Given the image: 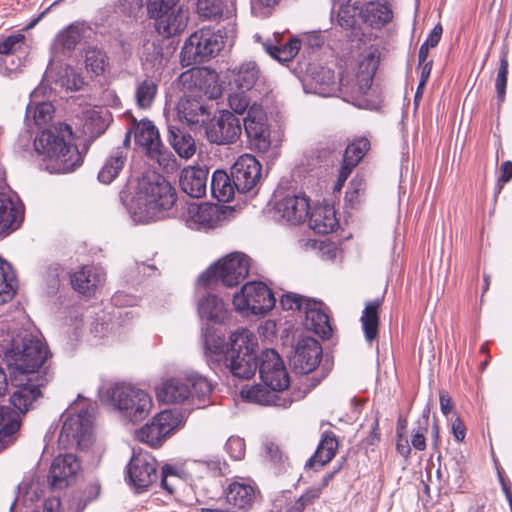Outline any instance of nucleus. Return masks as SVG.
Wrapping results in <instances>:
<instances>
[{"label": "nucleus", "instance_id": "obj_21", "mask_svg": "<svg viewBox=\"0 0 512 512\" xmlns=\"http://www.w3.org/2000/svg\"><path fill=\"white\" fill-rule=\"evenodd\" d=\"M85 84L84 78L76 74L71 68L60 69L57 73L53 68H48L43 76L41 84L34 88V96L42 92L47 94L56 92L57 88H66L71 91L80 90Z\"/></svg>", "mask_w": 512, "mask_h": 512}, {"label": "nucleus", "instance_id": "obj_31", "mask_svg": "<svg viewBox=\"0 0 512 512\" xmlns=\"http://www.w3.org/2000/svg\"><path fill=\"white\" fill-rule=\"evenodd\" d=\"M177 115L181 121L192 127L205 123L210 113L199 99L185 96L177 104Z\"/></svg>", "mask_w": 512, "mask_h": 512}, {"label": "nucleus", "instance_id": "obj_61", "mask_svg": "<svg viewBox=\"0 0 512 512\" xmlns=\"http://www.w3.org/2000/svg\"><path fill=\"white\" fill-rule=\"evenodd\" d=\"M508 59L504 54L500 58V64L497 71V76L495 80V88L497 93V100L499 103H503L506 95V86H507V75H508Z\"/></svg>", "mask_w": 512, "mask_h": 512}, {"label": "nucleus", "instance_id": "obj_58", "mask_svg": "<svg viewBox=\"0 0 512 512\" xmlns=\"http://www.w3.org/2000/svg\"><path fill=\"white\" fill-rule=\"evenodd\" d=\"M40 94H43V91L34 96V124L38 126H46L50 121H52L55 108L51 101H36L35 98Z\"/></svg>", "mask_w": 512, "mask_h": 512}, {"label": "nucleus", "instance_id": "obj_56", "mask_svg": "<svg viewBox=\"0 0 512 512\" xmlns=\"http://www.w3.org/2000/svg\"><path fill=\"white\" fill-rule=\"evenodd\" d=\"M267 124V116L263 107L253 103L249 108L246 117L243 119V126L247 136L252 133L251 129L255 131Z\"/></svg>", "mask_w": 512, "mask_h": 512}, {"label": "nucleus", "instance_id": "obj_11", "mask_svg": "<svg viewBox=\"0 0 512 512\" xmlns=\"http://www.w3.org/2000/svg\"><path fill=\"white\" fill-rule=\"evenodd\" d=\"M275 303L276 299L271 289L260 281L247 282L233 297L235 310L244 316L266 314Z\"/></svg>", "mask_w": 512, "mask_h": 512}, {"label": "nucleus", "instance_id": "obj_15", "mask_svg": "<svg viewBox=\"0 0 512 512\" xmlns=\"http://www.w3.org/2000/svg\"><path fill=\"white\" fill-rule=\"evenodd\" d=\"M34 402L42 397L40 387L53 379L52 353L42 333L34 328Z\"/></svg>", "mask_w": 512, "mask_h": 512}, {"label": "nucleus", "instance_id": "obj_47", "mask_svg": "<svg viewBox=\"0 0 512 512\" xmlns=\"http://www.w3.org/2000/svg\"><path fill=\"white\" fill-rule=\"evenodd\" d=\"M197 13L201 18L207 19V20H219L223 19L228 23L227 19V11L232 10V22L235 23L234 20V12L235 8L233 5H231L230 8H226V10H223L222 7V1L221 0H197Z\"/></svg>", "mask_w": 512, "mask_h": 512}, {"label": "nucleus", "instance_id": "obj_1", "mask_svg": "<svg viewBox=\"0 0 512 512\" xmlns=\"http://www.w3.org/2000/svg\"><path fill=\"white\" fill-rule=\"evenodd\" d=\"M4 361L15 390L9 398L12 407L0 406V452L13 442L22 417L32 407V338L13 343L5 352Z\"/></svg>", "mask_w": 512, "mask_h": 512}, {"label": "nucleus", "instance_id": "obj_34", "mask_svg": "<svg viewBox=\"0 0 512 512\" xmlns=\"http://www.w3.org/2000/svg\"><path fill=\"white\" fill-rule=\"evenodd\" d=\"M160 81L161 77L151 74H145L143 79L137 80L135 103L139 109L148 110L152 107L158 93Z\"/></svg>", "mask_w": 512, "mask_h": 512}, {"label": "nucleus", "instance_id": "obj_16", "mask_svg": "<svg viewBox=\"0 0 512 512\" xmlns=\"http://www.w3.org/2000/svg\"><path fill=\"white\" fill-rule=\"evenodd\" d=\"M261 164L250 154L241 155L231 167V177L240 194L252 192L261 178Z\"/></svg>", "mask_w": 512, "mask_h": 512}, {"label": "nucleus", "instance_id": "obj_29", "mask_svg": "<svg viewBox=\"0 0 512 512\" xmlns=\"http://www.w3.org/2000/svg\"><path fill=\"white\" fill-rule=\"evenodd\" d=\"M193 478L188 461L184 463H166L162 466L161 487L170 494L175 493L182 483Z\"/></svg>", "mask_w": 512, "mask_h": 512}, {"label": "nucleus", "instance_id": "obj_52", "mask_svg": "<svg viewBox=\"0 0 512 512\" xmlns=\"http://www.w3.org/2000/svg\"><path fill=\"white\" fill-rule=\"evenodd\" d=\"M369 149L370 142L367 138H356L346 147L343 161L350 165V167H356Z\"/></svg>", "mask_w": 512, "mask_h": 512}, {"label": "nucleus", "instance_id": "obj_57", "mask_svg": "<svg viewBox=\"0 0 512 512\" xmlns=\"http://www.w3.org/2000/svg\"><path fill=\"white\" fill-rule=\"evenodd\" d=\"M252 133L248 135V139L251 147L261 154H266L271 147V137L269 125H265L260 129L252 130Z\"/></svg>", "mask_w": 512, "mask_h": 512}, {"label": "nucleus", "instance_id": "obj_62", "mask_svg": "<svg viewBox=\"0 0 512 512\" xmlns=\"http://www.w3.org/2000/svg\"><path fill=\"white\" fill-rule=\"evenodd\" d=\"M360 9L352 7L348 3L341 4L337 13L338 24L345 29L353 28L356 24V14H359Z\"/></svg>", "mask_w": 512, "mask_h": 512}, {"label": "nucleus", "instance_id": "obj_6", "mask_svg": "<svg viewBox=\"0 0 512 512\" xmlns=\"http://www.w3.org/2000/svg\"><path fill=\"white\" fill-rule=\"evenodd\" d=\"M100 399L117 408L132 422L145 419L153 406L152 398L145 390L123 383L101 389Z\"/></svg>", "mask_w": 512, "mask_h": 512}, {"label": "nucleus", "instance_id": "obj_38", "mask_svg": "<svg viewBox=\"0 0 512 512\" xmlns=\"http://www.w3.org/2000/svg\"><path fill=\"white\" fill-rule=\"evenodd\" d=\"M142 66L145 74L161 77L165 67V58L162 47L155 41H146L143 44Z\"/></svg>", "mask_w": 512, "mask_h": 512}, {"label": "nucleus", "instance_id": "obj_53", "mask_svg": "<svg viewBox=\"0 0 512 512\" xmlns=\"http://www.w3.org/2000/svg\"><path fill=\"white\" fill-rule=\"evenodd\" d=\"M301 47V42L297 38L290 39L283 46H272L265 45V50L267 53L281 63L291 61L299 52Z\"/></svg>", "mask_w": 512, "mask_h": 512}, {"label": "nucleus", "instance_id": "obj_13", "mask_svg": "<svg viewBox=\"0 0 512 512\" xmlns=\"http://www.w3.org/2000/svg\"><path fill=\"white\" fill-rule=\"evenodd\" d=\"M260 378L266 386L283 393L289 386V375L280 355L273 349L262 351L258 367Z\"/></svg>", "mask_w": 512, "mask_h": 512}, {"label": "nucleus", "instance_id": "obj_32", "mask_svg": "<svg viewBox=\"0 0 512 512\" xmlns=\"http://www.w3.org/2000/svg\"><path fill=\"white\" fill-rule=\"evenodd\" d=\"M198 314L200 318L213 323L224 324L230 318V310L217 295L207 294L198 302Z\"/></svg>", "mask_w": 512, "mask_h": 512}, {"label": "nucleus", "instance_id": "obj_43", "mask_svg": "<svg viewBox=\"0 0 512 512\" xmlns=\"http://www.w3.org/2000/svg\"><path fill=\"white\" fill-rule=\"evenodd\" d=\"M84 62L86 72L91 77L104 75L110 68L107 53L98 47H88L84 51Z\"/></svg>", "mask_w": 512, "mask_h": 512}, {"label": "nucleus", "instance_id": "obj_64", "mask_svg": "<svg viewBox=\"0 0 512 512\" xmlns=\"http://www.w3.org/2000/svg\"><path fill=\"white\" fill-rule=\"evenodd\" d=\"M247 91H238L231 93L228 98L229 106L234 113L239 115L248 112L250 105V99L245 94Z\"/></svg>", "mask_w": 512, "mask_h": 512}, {"label": "nucleus", "instance_id": "obj_18", "mask_svg": "<svg viewBox=\"0 0 512 512\" xmlns=\"http://www.w3.org/2000/svg\"><path fill=\"white\" fill-rule=\"evenodd\" d=\"M225 219V210L217 205L204 203L190 205L185 222L193 230H209L220 226Z\"/></svg>", "mask_w": 512, "mask_h": 512}, {"label": "nucleus", "instance_id": "obj_33", "mask_svg": "<svg viewBox=\"0 0 512 512\" xmlns=\"http://www.w3.org/2000/svg\"><path fill=\"white\" fill-rule=\"evenodd\" d=\"M254 498V487L242 481H233L225 490L226 502L238 512L248 511L253 504Z\"/></svg>", "mask_w": 512, "mask_h": 512}, {"label": "nucleus", "instance_id": "obj_19", "mask_svg": "<svg viewBox=\"0 0 512 512\" xmlns=\"http://www.w3.org/2000/svg\"><path fill=\"white\" fill-rule=\"evenodd\" d=\"M321 356L320 343L312 337H304L290 357V364L297 374H308L318 366Z\"/></svg>", "mask_w": 512, "mask_h": 512}, {"label": "nucleus", "instance_id": "obj_37", "mask_svg": "<svg viewBox=\"0 0 512 512\" xmlns=\"http://www.w3.org/2000/svg\"><path fill=\"white\" fill-rule=\"evenodd\" d=\"M203 345L211 368L221 367L222 361L226 357V351L229 349L224 338L212 333L210 328H206L203 333Z\"/></svg>", "mask_w": 512, "mask_h": 512}, {"label": "nucleus", "instance_id": "obj_24", "mask_svg": "<svg viewBox=\"0 0 512 512\" xmlns=\"http://www.w3.org/2000/svg\"><path fill=\"white\" fill-rule=\"evenodd\" d=\"M155 20V29L164 38H171L184 32L188 24V13L183 8L150 16Z\"/></svg>", "mask_w": 512, "mask_h": 512}, {"label": "nucleus", "instance_id": "obj_20", "mask_svg": "<svg viewBox=\"0 0 512 512\" xmlns=\"http://www.w3.org/2000/svg\"><path fill=\"white\" fill-rule=\"evenodd\" d=\"M274 211L276 216L287 223L300 224L309 215V199L304 194H286L275 201Z\"/></svg>", "mask_w": 512, "mask_h": 512}, {"label": "nucleus", "instance_id": "obj_54", "mask_svg": "<svg viewBox=\"0 0 512 512\" xmlns=\"http://www.w3.org/2000/svg\"><path fill=\"white\" fill-rule=\"evenodd\" d=\"M84 31V23H72L58 34L57 41L64 49L73 50L82 40Z\"/></svg>", "mask_w": 512, "mask_h": 512}, {"label": "nucleus", "instance_id": "obj_35", "mask_svg": "<svg viewBox=\"0 0 512 512\" xmlns=\"http://www.w3.org/2000/svg\"><path fill=\"white\" fill-rule=\"evenodd\" d=\"M309 215V225L318 234H328L338 226L336 212L332 205H317Z\"/></svg>", "mask_w": 512, "mask_h": 512}, {"label": "nucleus", "instance_id": "obj_7", "mask_svg": "<svg viewBox=\"0 0 512 512\" xmlns=\"http://www.w3.org/2000/svg\"><path fill=\"white\" fill-rule=\"evenodd\" d=\"M132 131L135 144L147 157L156 161L166 171H173L177 167L173 153L161 142L159 131L152 121H137L133 118Z\"/></svg>", "mask_w": 512, "mask_h": 512}, {"label": "nucleus", "instance_id": "obj_49", "mask_svg": "<svg viewBox=\"0 0 512 512\" xmlns=\"http://www.w3.org/2000/svg\"><path fill=\"white\" fill-rule=\"evenodd\" d=\"M32 28V21L27 23L21 30L12 33L0 40V54L13 55L21 52L24 48H28L25 32Z\"/></svg>", "mask_w": 512, "mask_h": 512}, {"label": "nucleus", "instance_id": "obj_28", "mask_svg": "<svg viewBox=\"0 0 512 512\" xmlns=\"http://www.w3.org/2000/svg\"><path fill=\"white\" fill-rule=\"evenodd\" d=\"M304 313L308 329L313 330L322 337H329L331 335L332 327L329 322L326 307L322 302L306 300Z\"/></svg>", "mask_w": 512, "mask_h": 512}, {"label": "nucleus", "instance_id": "obj_46", "mask_svg": "<svg viewBox=\"0 0 512 512\" xmlns=\"http://www.w3.org/2000/svg\"><path fill=\"white\" fill-rule=\"evenodd\" d=\"M188 462L194 478H203L205 475L217 477L224 475L227 470V464L219 458L189 460Z\"/></svg>", "mask_w": 512, "mask_h": 512}, {"label": "nucleus", "instance_id": "obj_63", "mask_svg": "<svg viewBox=\"0 0 512 512\" xmlns=\"http://www.w3.org/2000/svg\"><path fill=\"white\" fill-rule=\"evenodd\" d=\"M179 0H148L147 11L150 16H158L160 13L170 12L174 9L183 8L178 5Z\"/></svg>", "mask_w": 512, "mask_h": 512}, {"label": "nucleus", "instance_id": "obj_10", "mask_svg": "<svg viewBox=\"0 0 512 512\" xmlns=\"http://www.w3.org/2000/svg\"><path fill=\"white\" fill-rule=\"evenodd\" d=\"M377 66L378 59L373 53H369L359 62L358 70L354 75H341L337 91L340 92L344 101L361 106V98L370 90Z\"/></svg>", "mask_w": 512, "mask_h": 512}, {"label": "nucleus", "instance_id": "obj_60", "mask_svg": "<svg viewBox=\"0 0 512 512\" xmlns=\"http://www.w3.org/2000/svg\"><path fill=\"white\" fill-rule=\"evenodd\" d=\"M303 510V504L288 493H282L273 501V512H302Z\"/></svg>", "mask_w": 512, "mask_h": 512}, {"label": "nucleus", "instance_id": "obj_4", "mask_svg": "<svg viewBox=\"0 0 512 512\" xmlns=\"http://www.w3.org/2000/svg\"><path fill=\"white\" fill-rule=\"evenodd\" d=\"M232 10L227 11L228 25L212 29L203 27L191 34L181 50V64L189 67L204 63L216 56L228 41L235 37V23L232 22Z\"/></svg>", "mask_w": 512, "mask_h": 512}, {"label": "nucleus", "instance_id": "obj_30", "mask_svg": "<svg viewBox=\"0 0 512 512\" xmlns=\"http://www.w3.org/2000/svg\"><path fill=\"white\" fill-rule=\"evenodd\" d=\"M307 87H309L312 93L323 97L334 95L338 88L334 71L323 66L311 67L309 69Z\"/></svg>", "mask_w": 512, "mask_h": 512}, {"label": "nucleus", "instance_id": "obj_12", "mask_svg": "<svg viewBox=\"0 0 512 512\" xmlns=\"http://www.w3.org/2000/svg\"><path fill=\"white\" fill-rule=\"evenodd\" d=\"M158 463L147 451H133L127 465V483L137 493L147 491L158 479Z\"/></svg>", "mask_w": 512, "mask_h": 512}, {"label": "nucleus", "instance_id": "obj_36", "mask_svg": "<svg viewBox=\"0 0 512 512\" xmlns=\"http://www.w3.org/2000/svg\"><path fill=\"white\" fill-rule=\"evenodd\" d=\"M190 395L187 381L178 378L168 379L157 388V398L164 403H182L189 400Z\"/></svg>", "mask_w": 512, "mask_h": 512}, {"label": "nucleus", "instance_id": "obj_27", "mask_svg": "<svg viewBox=\"0 0 512 512\" xmlns=\"http://www.w3.org/2000/svg\"><path fill=\"white\" fill-rule=\"evenodd\" d=\"M208 170L201 167L184 168L179 184L182 191L192 198H201L207 191Z\"/></svg>", "mask_w": 512, "mask_h": 512}, {"label": "nucleus", "instance_id": "obj_14", "mask_svg": "<svg viewBox=\"0 0 512 512\" xmlns=\"http://www.w3.org/2000/svg\"><path fill=\"white\" fill-rule=\"evenodd\" d=\"M242 124L232 112L224 110L218 117L205 124V135L211 144L229 145L241 136Z\"/></svg>", "mask_w": 512, "mask_h": 512}, {"label": "nucleus", "instance_id": "obj_44", "mask_svg": "<svg viewBox=\"0 0 512 512\" xmlns=\"http://www.w3.org/2000/svg\"><path fill=\"white\" fill-rule=\"evenodd\" d=\"M236 187L231 175L223 170H216L211 179V193L214 198L220 202H229L234 194Z\"/></svg>", "mask_w": 512, "mask_h": 512}, {"label": "nucleus", "instance_id": "obj_3", "mask_svg": "<svg viewBox=\"0 0 512 512\" xmlns=\"http://www.w3.org/2000/svg\"><path fill=\"white\" fill-rule=\"evenodd\" d=\"M177 200L175 189L164 176L147 171L138 179L127 210L135 223L146 224L163 219Z\"/></svg>", "mask_w": 512, "mask_h": 512}, {"label": "nucleus", "instance_id": "obj_8", "mask_svg": "<svg viewBox=\"0 0 512 512\" xmlns=\"http://www.w3.org/2000/svg\"><path fill=\"white\" fill-rule=\"evenodd\" d=\"M94 415V407L86 404L77 414L67 416L58 438L59 448H88L93 438Z\"/></svg>", "mask_w": 512, "mask_h": 512}, {"label": "nucleus", "instance_id": "obj_50", "mask_svg": "<svg viewBox=\"0 0 512 512\" xmlns=\"http://www.w3.org/2000/svg\"><path fill=\"white\" fill-rule=\"evenodd\" d=\"M154 418L167 437L183 427L186 421L185 415L176 409L161 411Z\"/></svg>", "mask_w": 512, "mask_h": 512}, {"label": "nucleus", "instance_id": "obj_39", "mask_svg": "<svg viewBox=\"0 0 512 512\" xmlns=\"http://www.w3.org/2000/svg\"><path fill=\"white\" fill-rule=\"evenodd\" d=\"M168 140L175 152L184 159H190L196 152L194 138L184 130L170 125L168 127Z\"/></svg>", "mask_w": 512, "mask_h": 512}, {"label": "nucleus", "instance_id": "obj_48", "mask_svg": "<svg viewBox=\"0 0 512 512\" xmlns=\"http://www.w3.org/2000/svg\"><path fill=\"white\" fill-rule=\"evenodd\" d=\"M126 162V155L123 150H113L98 173L101 183L110 184L123 169Z\"/></svg>", "mask_w": 512, "mask_h": 512}, {"label": "nucleus", "instance_id": "obj_42", "mask_svg": "<svg viewBox=\"0 0 512 512\" xmlns=\"http://www.w3.org/2000/svg\"><path fill=\"white\" fill-rule=\"evenodd\" d=\"M359 15L370 26L380 28L391 20L392 11L385 3L369 2L360 9Z\"/></svg>", "mask_w": 512, "mask_h": 512}, {"label": "nucleus", "instance_id": "obj_22", "mask_svg": "<svg viewBox=\"0 0 512 512\" xmlns=\"http://www.w3.org/2000/svg\"><path fill=\"white\" fill-rule=\"evenodd\" d=\"M79 470L80 463L74 454L59 455L51 463L48 483L53 489H63L74 480Z\"/></svg>", "mask_w": 512, "mask_h": 512}, {"label": "nucleus", "instance_id": "obj_17", "mask_svg": "<svg viewBox=\"0 0 512 512\" xmlns=\"http://www.w3.org/2000/svg\"><path fill=\"white\" fill-rule=\"evenodd\" d=\"M25 207L15 195L0 192V240L17 231L24 221Z\"/></svg>", "mask_w": 512, "mask_h": 512}, {"label": "nucleus", "instance_id": "obj_2", "mask_svg": "<svg viewBox=\"0 0 512 512\" xmlns=\"http://www.w3.org/2000/svg\"><path fill=\"white\" fill-rule=\"evenodd\" d=\"M34 152L39 169L50 174L71 173L83 164L72 127L62 122L43 128L34 137Z\"/></svg>", "mask_w": 512, "mask_h": 512}, {"label": "nucleus", "instance_id": "obj_45", "mask_svg": "<svg viewBox=\"0 0 512 512\" xmlns=\"http://www.w3.org/2000/svg\"><path fill=\"white\" fill-rule=\"evenodd\" d=\"M18 287V281L9 262L0 257V305L12 300Z\"/></svg>", "mask_w": 512, "mask_h": 512}, {"label": "nucleus", "instance_id": "obj_23", "mask_svg": "<svg viewBox=\"0 0 512 512\" xmlns=\"http://www.w3.org/2000/svg\"><path fill=\"white\" fill-rule=\"evenodd\" d=\"M279 393V391H274L265 384L246 385L240 392L241 397L247 402L260 405H274L283 409L288 408L292 404L293 399Z\"/></svg>", "mask_w": 512, "mask_h": 512}, {"label": "nucleus", "instance_id": "obj_26", "mask_svg": "<svg viewBox=\"0 0 512 512\" xmlns=\"http://www.w3.org/2000/svg\"><path fill=\"white\" fill-rule=\"evenodd\" d=\"M263 77L253 61L240 64L231 71L230 85L238 91H252L262 84Z\"/></svg>", "mask_w": 512, "mask_h": 512}, {"label": "nucleus", "instance_id": "obj_41", "mask_svg": "<svg viewBox=\"0 0 512 512\" xmlns=\"http://www.w3.org/2000/svg\"><path fill=\"white\" fill-rule=\"evenodd\" d=\"M338 448V441L331 432H324L313 456L307 461L306 467L318 464L324 466L332 460Z\"/></svg>", "mask_w": 512, "mask_h": 512}, {"label": "nucleus", "instance_id": "obj_40", "mask_svg": "<svg viewBox=\"0 0 512 512\" xmlns=\"http://www.w3.org/2000/svg\"><path fill=\"white\" fill-rule=\"evenodd\" d=\"M382 303V299H375L367 302L361 316V324L364 332L365 340L372 343L377 340L379 328L378 309Z\"/></svg>", "mask_w": 512, "mask_h": 512}, {"label": "nucleus", "instance_id": "obj_5", "mask_svg": "<svg viewBox=\"0 0 512 512\" xmlns=\"http://www.w3.org/2000/svg\"><path fill=\"white\" fill-rule=\"evenodd\" d=\"M257 337L247 328H240L229 336V349L221 367L227 369L234 377L249 379L254 376L257 367Z\"/></svg>", "mask_w": 512, "mask_h": 512}, {"label": "nucleus", "instance_id": "obj_59", "mask_svg": "<svg viewBox=\"0 0 512 512\" xmlns=\"http://www.w3.org/2000/svg\"><path fill=\"white\" fill-rule=\"evenodd\" d=\"M31 489L32 478H25L16 486V497L10 506V512H16L19 506L29 508L32 505V496H30Z\"/></svg>", "mask_w": 512, "mask_h": 512}, {"label": "nucleus", "instance_id": "obj_51", "mask_svg": "<svg viewBox=\"0 0 512 512\" xmlns=\"http://www.w3.org/2000/svg\"><path fill=\"white\" fill-rule=\"evenodd\" d=\"M187 383L191 387L190 399L194 402L195 399L199 404L204 403L212 392V385L206 377L198 374L191 373L187 376ZM200 407V405H198Z\"/></svg>", "mask_w": 512, "mask_h": 512}, {"label": "nucleus", "instance_id": "obj_55", "mask_svg": "<svg viewBox=\"0 0 512 512\" xmlns=\"http://www.w3.org/2000/svg\"><path fill=\"white\" fill-rule=\"evenodd\" d=\"M167 436L163 432V430L160 428L159 424L156 422V419L153 418L150 423H147L143 427H141L136 432V438L143 442L147 443L148 445L152 447H156L161 445L162 441Z\"/></svg>", "mask_w": 512, "mask_h": 512}, {"label": "nucleus", "instance_id": "obj_9", "mask_svg": "<svg viewBox=\"0 0 512 512\" xmlns=\"http://www.w3.org/2000/svg\"><path fill=\"white\" fill-rule=\"evenodd\" d=\"M249 271V257L241 252H233L204 271L198 278V284L209 286L215 280H220L224 286H237L248 276Z\"/></svg>", "mask_w": 512, "mask_h": 512}, {"label": "nucleus", "instance_id": "obj_25", "mask_svg": "<svg viewBox=\"0 0 512 512\" xmlns=\"http://www.w3.org/2000/svg\"><path fill=\"white\" fill-rule=\"evenodd\" d=\"M105 278V271L97 266H83L70 276L73 289L87 296L92 295Z\"/></svg>", "mask_w": 512, "mask_h": 512}]
</instances>
